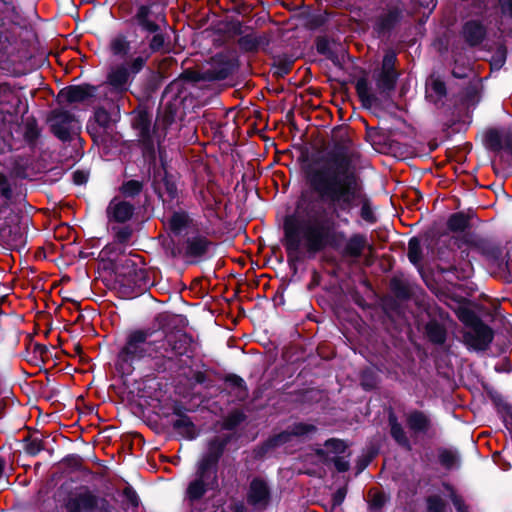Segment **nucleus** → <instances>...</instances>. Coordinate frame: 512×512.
Here are the masks:
<instances>
[{"label":"nucleus","mask_w":512,"mask_h":512,"mask_svg":"<svg viewBox=\"0 0 512 512\" xmlns=\"http://www.w3.org/2000/svg\"><path fill=\"white\" fill-rule=\"evenodd\" d=\"M184 251L185 248H183L182 240H179L177 243H175L174 240H171V242L166 246V252L172 259L182 258L185 261Z\"/></svg>","instance_id":"nucleus-61"},{"label":"nucleus","mask_w":512,"mask_h":512,"mask_svg":"<svg viewBox=\"0 0 512 512\" xmlns=\"http://www.w3.org/2000/svg\"><path fill=\"white\" fill-rule=\"evenodd\" d=\"M325 447L329 453L335 454L338 456L339 454H344L347 450V445L344 441L338 439H331L326 441Z\"/></svg>","instance_id":"nucleus-62"},{"label":"nucleus","mask_w":512,"mask_h":512,"mask_svg":"<svg viewBox=\"0 0 512 512\" xmlns=\"http://www.w3.org/2000/svg\"><path fill=\"white\" fill-rule=\"evenodd\" d=\"M86 131L92 138L93 142L97 143L98 139L103 136L102 127L96 124L93 120L89 118L86 124Z\"/></svg>","instance_id":"nucleus-64"},{"label":"nucleus","mask_w":512,"mask_h":512,"mask_svg":"<svg viewBox=\"0 0 512 512\" xmlns=\"http://www.w3.org/2000/svg\"><path fill=\"white\" fill-rule=\"evenodd\" d=\"M311 192L318 195L319 201L328 202L326 208L329 215L339 220L344 225L349 224V219L344 216L351 215L359 206L363 196V187L357 173L342 176H329L308 178Z\"/></svg>","instance_id":"nucleus-5"},{"label":"nucleus","mask_w":512,"mask_h":512,"mask_svg":"<svg viewBox=\"0 0 512 512\" xmlns=\"http://www.w3.org/2000/svg\"><path fill=\"white\" fill-rule=\"evenodd\" d=\"M26 194L11 174L0 170V246L21 252L27 245L32 219L24 214Z\"/></svg>","instance_id":"nucleus-4"},{"label":"nucleus","mask_w":512,"mask_h":512,"mask_svg":"<svg viewBox=\"0 0 512 512\" xmlns=\"http://www.w3.org/2000/svg\"><path fill=\"white\" fill-rule=\"evenodd\" d=\"M438 457L440 464L446 469L455 468L459 464L458 453L455 450L440 449Z\"/></svg>","instance_id":"nucleus-47"},{"label":"nucleus","mask_w":512,"mask_h":512,"mask_svg":"<svg viewBox=\"0 0 512 512\" xmlns=\"http://www.w3.org/2000/svg\"><path fill=\"white\" fill-rule=\"evenodd\" d=\"M121 253L120 249L113 244L106 245L100 252V255L106 257L110 262V268L112 269V263L117 262L116 258ZM120 260H118L119 262Z\"/></svg>","instance_id":"nucleus-63"},{"label":"nucleus","mask_w":512,"mask_h":512,"mask_svg":"<svg viewBox=\"0 0 512 512\" xmlns=\"http://www.w3.org/2000/svg\"><path fill=\"white\" fill-rule=\"evenodd\" d=\"M131 41L123 33L117 34L109 44L110 52L113 56L126 58L131 52Z\"/></svg>","instance_id":"nucleus-35"},{"label":"nucleus","mask_w":512,"mask_h":512,"mask_svg":"<svg viewBox=\"0 0 512 512\" xmlns=\"http://www.w3.org/2000/svg\"><path fill=\"white\" fill-rule=\"evenodd\" d=\"M314 430L315 427L313 425L303 423L295 424L290 431H285L277 435L274 439H272V441L274 442V445H278L289 441L291 436H303L313 432Z\"/></svg>","instance_id":"nucleus-40"},{"label":"nucleus","mask_w":512,"mask_h":512,"mask_svg":"<svg viewBox=\"0 0 512 512\" xmlns=\"http://www.w3.org/2000/svg\"><path fill=\"white\" fill-rule=\"evenodd\" d=\"M164 337L165 330L160 328V325L129 330L118 352L117 366L122 370H129L134 361L165 356L162 351Z\"/></svg>","instance_id":"nucleus-6"},{"label":"nucleus","mask_w":512,"mask_h":512,"mask_svg":"<svg viewBox=\"0 0 512 512\" xmlns=\"http://www.w3.org/2000/svg\"><path fill=\"white\" fill-rule=\"evenodd\" d=\"M133 128L138 131L139 141L142 149L143 156L149 160L150 163L156 161V147L153 137L156 126L152 125V115L147 110H140L133 119Z\"/></svg>","instance_id":"nucleus-13"},{"label":"nucleus","mask_w":512,"mask_h":512,"mask_svg":"<svg viewBox=\"0 0 512 512\" xmlns=\"http://www.w3.org/2000/svg\"><path fill=\"white\" fill-rule=\"evenodd\" d=\"M76 121L73 113L64 109H54L50 115L51 133L60 141L66 143L72 140L71 124Z\"/></svg>","instance_id":"nucleus-19"},{"label":"nucleus","mask_w":512,"mask_h":512,"mask_svg":"<svg viewBox=\"0 0 512 512\" xmlns=\"http://www.w3.org/2000/svg\"><path fill=\"white\" fill-rule=\"evenodd\" d=\"M65 507L67 512H112L108 501L98 497L87 487H82L72 494L67 499Z\"/></svg>","instance_id":"nucleus-11"},{"label":"nucleus","mask_w":512,"mask_h":512,"mask_svg":"<svg viewBox=\"0 0 512 512\" xmlns=\"http://www.w3.org/2000/svg\"><path fill=\"white\" fill-rule=\"evenodd\" d=\"M90 119L102 127L103 132H106L111 127V114L102 106L95 108Z\"/></svg>","instance_id":"nucleus-48"},{"label":"nucleus","mask_w":512,"mask_h":512,"mask_svg":"<svg viewBox=\"0 0 512 512\" xmlns=\"http://www.w3.org/2000/svg\"><path fill=\"white\" fill-rule=\"evenodd\" d=\"M360 216L361 218L370 224L377 222V217L372 209V203L370 198L364 193L361 200L359 201Z\"/></svg>","instance_id":"nucleus-45"},{"label":"nucleus","mask_w":512,"mask_h":512,"mask_svg":"<svg viewBox=\"0 0 512 512\" xmlns=\"http://www.w3.org/2000/svg\"><path fill=\"white\" fill-rule=\"evenodd\" d=\"M20 19L14 0H0V49L15 40L14 27L19 25Z\"/></svg>","instance_id":"nucleus-16"},{"label":"nucleus","mask_w":512,"mask_h":512,"mask_svg":"<svg viewBox=\"0 0 512 512\" xmlns=\"http://www.w3.org/2000/svg\"><path fill=\"white\" fill-rule=\"evenodd\" d=\"M112 230L118 244H127L133 235V229L130 226L112 227Z\"/></svg>","instance_id":"nucleus-56"},{"label":"nucleus","mask_w":512,"mask_h":512,"mask_svg":"<svg viewBox=\"0 0 512 512\" xmlns=\"http://www.w3.org/2000/svg\"><path fill=\"white\" fill-rule=\"evenodd\" d=\"M170 211L171 215L167 219L166 223H164L167 226L169 235L180 237L183 235L184 231L196 226L194 219L187 210H175L173 208Z\"/></svg>","instance_id":"nucleus-22"},{"label":"nucleus","mask_w":512,"mask_h":512,"mask_svg":"<svg viewBox=\"0 0 512 512\" xmlns=\"http://www.w3.org/2000/svg\"><path fill=\"white\" fill-rule=\"evenodd\" d=\"M391 435L395 441L406 448H410L409 440L401 424L393 417L390 418Z\"/></svg>","instance_id":"nucleus-50"},{"label":"nucleus","mask_w":512,"mask_h":512,"mask_svg":"<svg viewBox=\"0 0 512 512\" xmlns=\"http://www.w3.org/2000/svg\"><path fill=\"white\" fill-rule=\"evenodd\" d=\"M165 330L164 348L162 349L165 356L160 358L171 359L172 356H182L188 352L191 343L190 337L182 330H169L166 326H160Z\"/></svg>","instance_id":"nucleus-18"},{"label":"nucleus","mask_w":512,"mask_h":512,"mask_svg":"<svg viewBox=\"0 0 512 512\" xmlns=\"http://www.w3.org/2000/svg\"><path fill=\"white\" fill-rule=\"evenodd\" d=\"M472 217V214L463 211L452 213L446 222L447 229L453 233L464 232L465 234L471 227Z\"/></svg>","instance_id":"nucleus-34"},{"label":"nucleus","mask_w":512,"mask_h":512,"mask_svg":"<svg viewBox=\"0 0 512 512\" xmlns=\"http://www.w3.org/2000/svg\"><path fill=\"white\" fill-rule=\"evenodd\" d=\"M338 223L323 203L308 190L301 191L294 211L283 217L280 239L289 269L297 272L298 264L313 259L327 249L340 250L346 233L337 230Z\"/></svg>","instance_id":"nucleus-1"},{"label":"nucleus","mask_w":512,"mask_h":512,"mask_svg":"<svg viewBox=\"0 0 512 512\" xmlns=\"http://www.w3.org/2000/svg\"><path fill=\"white\" fill-rule=\"evenodd\" d=\"M226 384L235 389V395L239 399H244L247 396V390L244 380L236 375H230L226 378Z\"/></svg>","instance_id":"nucleus-51"},{"label":"nucleus","mask_w":512,"mask_h":512,"mask_svg":"<svg viewBox=\"0 0 512 512\" xmlns=\"http://www.w3.org/2000/svg\"><path fill=\"white\" fill-rule=\"evenodd\" d=\"M164 77L160 71L148 69L147 73L140 82V98L149 101L154 98V95L162 86Z\"/></svg>","instance_id":"nucleus-27"},{"label":"nucleus","mask_w":512,"mask_h":512,"mask_svg":"<svg viewBox=\"0 0 512 512\" xmlns=\"http://www.w3.org/2000/svg\"><path fill=\"white\" fill-rule=\"evenodd\" d=\"M135 210V206L129 201H117L114 198L110 201L106 212L109 221L124 224L133 218Z\"/></svg>","instance_id":"nucleus-25"},{"label":"nucleus","mask_w":512,"mask_h":512,"mask_svg":"<svg viewBox=\"0 0 512 512\" xmlns=\"http://www.w3.org/2000/svg\"><path fill=\"white\" fill-rule=\"evenodd\" d=\"M389 291L395 300L407 302L413 296L410 281L404 275H394L389 280Z\"/></svg>","instance_id":"nucleus-29"},{"label":"nucleus","mask_w":512,"mask_h":512,"mask_svg":"<svg viewBox=\"0 0 512 512\" xmlns=\"http://www.w3.org/2000/svg\"><path fill=\"white\" fill-rule=\"evenodd\" d=\"M460 35L470 48L480 46L487 37V28L478 19H470L463 23Z\"/></svg>","instance_id":"nucleus-23"},{"label":"nucleus","mask_w":512,"mask_h":512,"mask_svg":"<svg viewBox=\"0 0 512 512\" xmlns=\"http://www.w3.org/2000/svg\"><path fill=\"white\" fill-rule=\"evenodd\" d=\"M244 419L245 415L242 411L234 410L226 416L223 426L225 429L231 430L237 427Z\"/></svg>","instance_id":"nucleus-57"},{"label":"nucleus","mask_w":512,"mask_h":512,"mask_svg":"<svg viewBox=\"0 0 512 512\" xmlns=\"http://www.w3.org/2000/svg\"><path fill=\"white\" fill-rule=\"evenodd\" d=\"M271 500V491L267 482L261 478H255L251 481L247 493V501L257 510L267 508Z\"/></svg>","instance_id":"nucleus-21"},{"label":"nucleus","mask_w":512,"mask_h":512,"mask_svg":"<svg viewBox=\"0 0 512 512\" xmlns=\"http://www.w3.org/2000/svg\"><path fill=\"white\" fill-rule=\"evenodd\" d=\"M368 496L370 506L376 509L383 507L387 501L385 493L376 488L370 489Z\"/></svg>","instance_id":"nucleus-59"},{"label":"nucleus","mask_w":512,"mask_h":512,"mask_svg":"<svg viewBox=\"0 0 512 512\" xmlns=\"http://www.w3.org/2000/svg\"><path fill=\"white\" fill-rule=\"evenodd\" d=\"M185 85L186 83L178 76L165 87L162 97L164 98L170 95L174 100L181 98L183 93L186 91Z\"/></svg>","instance_id":"nucleus-44"},{"label":"nucleus","mask_w":512,"mask_h":512,"mask_svg":"<svg viewBox=\"0 0 512 512\" xmlns=\"http://www.w3.org/2000/svg\"><path fill=\"white\" fill-rule=\"evenodd\" d=\"M293 63V60L287 57H279L272 65L273 76L276 78H284L291 72Z\"/></svg>","instance_id":"nucleus-46"},{"label":"nucleus","mask_w":512,"mask_h":512,"mask_svg":"<svg viewBox=\"0 0 512 512\" xmlns=\"http://www.w3.org/2000/svg\"><path fill=\"white\" fill-rule=\"evenodd\" d=\"M408 428L415 434L427 433L432 426L428 415L422 411H412L406 418Z\"/></svg>","instance_id":"nucleus-33"},{"label":"nucleus","mask_w":512,"mask_h":512,"mask_svg":"<svg viewBox=\"0 0 512 512\" xmlns=\"http://www.w3.org/2000/svg\"><path fill=\"white\" fill-rule=\"evenodd\" d=\"M216 486V471H209L197 466L196 477L189 483L186 489V497L193 503L201 499L208 490L214 489Z\"/></svg>","instance_id":"nucleus-17"},{"label":"nucleus","mask_w":512,"mask_h":512,"mask_svg":"<svg viewBox=\"0 0 512 512\" xmlns=\"http://www.w3.org/2000/svg\"><path fill=\"white\" fill-rule=\"evenodd\" d=\"M107 83L112 89L119 93H125L129 90L132 78L127 73L122 64L117 65L107 74Z\"/></svg>","instance_id":"nucleus-31"},{"label":"nucleus","mask_w":512,"mask_h":512,"mask_svg":"<svg viewBox=\"0 0 512 512\" xmlns=\"http://www.w3.org/2000/svg\"><path fill=\"white\" fill-rule=\"evenodd\" d=\"M428 512H446L447 505L445 501L438 495H432L427 498Z\"/></svg>","instance_id":"nucleus-60"},{"label":"nucleus","mask_w":512,"mask_h":512,"mask_svg":"<svg viewBox=\"0 0 512 512\" xmlns=\"http://www.w3.org/2000/svg\"><path fill=\"white\" fill-rule=\"evenodd\" d=\"M506 58H507V49L505 46L501 45L496 49V51L492 55V58L490 61L491 68L494 70L501 69L506 62Z\"/></svg>","instance_id":"nucleus-55"},{"label":"nucleus","mask_w":512,"mask_h":512,"mask_svg":"<svg viewBox=\"0 0 512 512\" xmlns=\"http://www.w3.org/2000/svg\"><path fill=\"white\" fill-rule=\"evenodd\" d=\"M181 240L183 248H185V263L188 265H196L206 260L211 248L215 245L211 239L200 233L198 229L186 233Z\"/></svg>","instance_id":"nucleus-12"},{"label":"nucleus","mask_w":512,"mask_h":512,"mask_svg":"<svg viewBox=\"0 0 512 512\" xmlns=\"http://www.w3.org/2000/svg\"><path fill=\"white\" fill-rule=\"evenodd\" d=\"M367 244L368 242L365 234L353 233L346 240L345 245L340 250V254L345 258L358 259L362 256Z\"/></svg>","instance_id":"nucleus-30"},{"label":"nucleus","mask_w":512,"mask_h":512,"mask_svg":"<svg viewBox=\"0 0 512 512\" xmlns=\"http://www.w3.org/2000/svg\"><path fill=\"white\" fill-rule=\"evenodd\" d=\"M493 338L494 332L485 322H463L461 339L469 349L484 351Z\"/></svg>","instance_id":"nucleus-14"},{"label":"nucleus","mask_w":512,"mask_h":512,"mask_svg":"<svg viewBox=\"0 0 512 512\" xmlns=\"http://www.w3.org/2000/svg\"><path fill=\"white\" fill-rule=\"evenodd\" d=\"M480 87L478 82H470L464 89L462 100L468 106H475L479 102Z\"/></svg>","instance_id":"nucleus-49"},{"label":"nucleus","mask_w":512,"mask_h":512,"mask_svg":"<svg viewBox=\"0 0 512 512\" xmlns=\"http://www.w3.org/2000/svg\"><path fill=\"white\" fill-rule=\"evenodd\" d=\"M473 72L469 63H459L458 60H454V67L451 74L456 79H465Z\"/></svg>","instance_id":"nucleus-58"},{"label":"nucleus","mask_w":512,"mask_h":512,"mask_svg":"<svg viewBox=\"0 0 512 512\" xmlns=\"http://www.w3.org/2000/svg\"><path fill=\"white\" fill-rule=\"evenodd\" d=\"M24 139L28 144H34L40 136V130L35 120L28 121L25 124Z\"/></svg>","instance_id":"nucleus-54"},{"label":"nucleus","mask_w":512,"mask_h":512,"mask_svg":"<svg viewBox=\"0 0 512 512\" xmlns=\"http://www.w3.org/2000/svg\"><path fill=\"white\" fill-rule=\"evenodd\" d=\"M316 51L325 56L335 66L341 67V62L338 54L331 48L330 41L326 36H318L315 39Z\"/></svg>","instance_id":"nucleus-38"},{"label":"nucleus","mask_w":512,"mask_h":512,"mask_svg":"<svg viewBox=\"0 0 512 512\" xmlns=\"http://www.w3.org/2000/svg\"><path fill=\"white\" fill-rule=\"evenodd\" d=\"M163 0H121L118 9L127 14H132L128 22L145 35L140 42L144 47L138 56H130L127 61L121 63L127 73L135 78L147 65L153 54L165 52L167 35L164 30L168 26Z\"/></svg>","instance_id":"nucleus-3"},{"label":"nucleus","mask_w":512,"mask_h":512,"mask_svg":"<svg viewBox=\"0 0 512 512\" xmlns=\"http://www.w3.org/2000/svg\"><path fill=\"white\" fill-rule=\"evenodd\" d=\"M403 10L399 6L389 7L386 13L380 15L374 25L379 35L390 33L402 20Z\"/></svg>","instance_id":"nucleus-28"},{"label":"nucleus","mask_w":512,"mask_h":512,"mask_svg":"<svg viewBox=\"0 0 512 512\" xmlns=\"http://www.w3.org/2000/svg\"><path fill=\"white\" fill-rule=\"evenodd\" d=\"M160 154V168L157 171H154V178L160 177V182L162 183L165 193L167 194V198L164 197V193L162 192L160 187L154 186V193L157 198L162 202L163 208L165 210H172L174 205V200H177L176 204L178 205V197L179 190L177 187V177L175 174H172L167 170V163L163 158L161 149H159Z\"/></svg>","instance_id":"nucleus-15"},{"label":"nucleus","mask_w":512,"mask_h":512,"mask_svg":"<svg viewBox=\"0 0 512 512\" xmlns=\"http://www.w3.org/2000/svg\"><path fill=\"white\" fill-rule=\"evenodd\" d=\"M178 418L173 422V428L187 439H194L197 436L196 428L191 419L176 412Z\"/></svg>","instance_id":"nucleus-37"},{"label":"nucleus","mask_w":512,"mask_h":512,"mask_svg":"<svg viewBox=\"0 0 512 512\" xmlns=\"http://www.w3.org/2000/svg\"><path fill=\"white\" fill-rule=\"evenodd\" d=\"M177 112V104L172 101L167 102L162 111H158L155 126L161 125L162 128L167 129L175 122Z\"/></svg>","instance_id":"nucleus-36"},{"label":"nucleus","mask_w":512,"mask_h":512,"mask_svg":"<svg viewBox=\"0 0 512 512\" xmlns=\"http://www.w3.org/2000/svg\"><path fill=\"white\" fill-rule=\"evenodd\" d=\"M472 271L471 259H468L460 267L437 264L430 274H422V279L427 288L455 312L458 320H507L498 301L477 303L455 293L456 288L461 287L458 281L469 278Z\"/></svg>","instance_id":"nucleus-2"},{"label":"nucleus","mask_w":512,"mask_h":512,"mask_svg":"<svg viewBox=\"0 0 512 512\" xmlns=\"http://www.w3.org/2000/svg\"><path fill=\"white\" fill-rule=\"evenodd\" d=\"M237 44L244 53H256L261 46H268L270 44V37L267 34L257 36L249 33L239 37Z\"/></svg>","instance_id":"nucleus-32"},{"label":"nucleus","mask_w":512,"mask_h":512,"mask_svg":"<svg viewBox=\"0 0 512 512\" xmlns=\"http://www.w3.org/2000/svg\"><path fill=\"white\" fill-rule=\"evenodd\" d=\"M455 245L460 249L461 258L468 261L470 253L481 255L487 262L496 266L500 271L512 276V260L506 259L503 247L499 241L492 237L482 236L474 232H468L455 238ZM474 257H471V260Z\"/></svg>","instance_id":"nucleus-8"},{"label":"nucleus","mask_w":512,"mask_h":512,"mask_svg":"<svg viewBox=\"0 0 512 512\" xmlns=\"http://www.w3.org/2000/svg\"><path fill=\"white\" fill-rule=\"evenodd\" d=\"M427 85L430 86L431 90L437 95L439 100L445 98L448 94L446 83L439 76L431 75Z\"/></svg>","instance_id":"nucleus-52"},{"label":"nucleus","mask_w":512,"mask_h":512,"mask_svg":"<svg viewBox=\"0 0 512 512\" xmlns=\"http://www.w3.org/2000/svg\"><path fill=\"white\" fill-rule=\"evenodd\" d=\"M179 77L185 83L196 84L199 82H206L205 71L199 72L193 68L183 70Z\"/></svg>","instance_id":"nucleus-53"},{"label":"nucleus","mask_w":512,"mask_h":512,"mask_svg":"<svg viewBox=\"0 0 512 512\" xmlns=\"http://www.w3.org/2000/svg\"><path fill=\"white\" fill-rule=\"evenodd\" d=\"M236 68L235 60L228 58L215 59L210 68L205 70L206 82L225 80L233 74Z\"/></svg>","instance_id":"nucleus-26"},{"label":"nucleus","mask_w":512,"mask_h":512,"mask_svg":"<svg viewBox=\"0 0 512 512\" xmlns=\"http://www.w3.org/2000/svg\"><path fill=\"white\" fill-rule=\"evenodd\" d=\"M227 442V438L219 436H216L210 440L208 444V450L199 461L197 466L209 471L217 472V463L224 451L225 446L227 445Z\"/></svg>","instance_id":"nucleus-24"},{"label":"nucleus","mask_w":512,"mask_h":512,"mask_svg":"<svg viewBox=\"0 0 512 512\" xmlns=\"http://www.w3.org/2000/svg\"><path fill=\"white\" fill-rule=\"evenodd\" d=\"M397 62L396 52L392 49L387 50L383 55L381 67L373 71L372 78L378 95L369 92L370 87L366 76L360 77L357 80L355 89L364 108H371L372 106L381 107L383 100H391L400 76L396 67Z\"/></svg>","instance_id":"nucleus-7"},{"label":"nucleus","mask_w":512,"mask_h":512,"mask_svg":"<svg viewBox=\"0 0 512 512\" xmlns=\"http://www.w3.org/2000/svg\"><path fill=\"white\" fill-rule=\"evenodd\" d=\"M144 188V184L140 180L131 179L124 181L119 187V191L124 198H135L139 196Z\"/></svg>","instance_id":"nucleus-43"},{"label":"nucleus","mask_w":512,"mask_h":512,"mask_svg":"<svg viewBox=\"0 0 512 512\" xmlns=\"http://www.w3.org/2000/svg\"><path fill=\"white\" fill-rule=\"evenodd\" d=\"M407 257L412 265L418 268L420 274L422 272L421 261L423 259V251L421 247V240L418 237H412L408 241Z\"/></svg>","instance_id":"nucleus-39"},{"label":"nucleus","mask_w":512,"mask_h":512,"mask_svg":"<svg viewBox=\"0 0 512 512\" xmlns=\"http://www.w3.org/2000/svg\"><path fill=\"white\" fill-rule=\"evenodd\" d=\"M96 91L97 87L89 83L69 85L59 91L57 101L59 104L83 103L95 97Z\"/></svg>","instance_id":"nucleus-20"},{"label":"nucleus","mask_w":512,"mask_h":512,"mask_svg":"<svg viewBox=\"0 0 512 512\" xmlns=\"http://www.w3.org/2000/svg\"><path fill=\"white\" fill-rule=\"evenodd\" d=\"M352 144V139L347 134L340 136L325 156L314 161V163L319 164L318 167L308 166L304 169L305 178L342 176L356 173L353 167Z\"/></svg>","instance_id":"nucleus-9"},{"label":"nucleus","mask_w":512,"mask_h":512,"mask_svg":"<svg viewBox=\"0 0 512 512\" xmlns=\"http://www.w3.org/2000/svg\"><path fill=\"white\" fill-rule=\"evenodd\" d=\"M485 148L494 153H500L502 147V136L496 128H489L483 138Z\"/></svg>","instance_id":"nucleus-41"},{"label":"nucleus","mask_w":512,"mask_h":512,"mask_svg":"<svg viewBox=\"0 0 512 512\" xmlns=\"http://www.w3.org/2000/svg\"><path fill=\"white\" fill-rule=\"evenodd\" d=\"M112 271L115 274L118 292L123 298L138 297L154 285L147 269L139 267L130 258L120 259L119 262L112 263Z\"/></svg>","instance_id":"nucleus-10"},{"label":"nucleus","mask_w":512,"mask_h":512,"mask_svg":"<svg viewBox=\"0 0 512 512\" xmlns=\"http://www.w3.org/2000/svg\"><path fill=\"white\" fill-rule=\"evenodd\" d=\"M426 334L429 340L435 344H442L446 339V329L441 322H427Z\"/></svg>","instance_id":"nucleus-42"}]
</instances>
